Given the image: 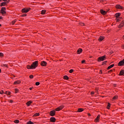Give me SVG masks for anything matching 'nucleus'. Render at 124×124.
<instances>
[{
    "label": "nucleus",
    "mask_w": 124,
    "mask_h": 124,
    "mask_svg": "<svg viewBox=\"0 0 124 124\" xmlns=\"http://www.w3.org/2000/svg\"><path fill=\"white\" fill-rule=\"evenodd\" d=\"M100 1H103V0H100Z\"/></svg>",
    "instance_id": "54"
},
{
    "label": "nucleus",
    "mask_w": 124,
    "mask_h": 124,
    "mask_svg": "<svg viewBox=\"0 0 124 124\" xmlns=\"http://www.w3.org/2000/svg\"><path fill=\"white\" fill-rule=\"evenodd\" d=\"M3 91H2V93H1V92H0V94H2V93H3Z\"/></svg>",
    "instance_id": "42"
},
{
    "label": "nucleus",
    "mask_w": 124,
    "mask_h": 124,
    "mask_svg": "<svg viewBox=\"0 0 124 124\" xmlns=\"http://www.w3.org/2000/svg\"><path fill=\"white\" fill-rule=\"evenodd\" d=\"M114 64H111L110 66H109L108 68H107V70H109V69H111V68H112V67H114Z\"/></svg>",
    "instance_id": "17"
},
{
    "label": "nucleus",
    "mask_w": 124,
    "mask_h": 124,
    "mask_svg": "<svg viewBox=\"0 0 124 124\" xmlns=\"http://www.w3.org/2000/svg\"><path fill=\"white\" fill-rule=\"evenodd\" d=\"M113 86H114L115 87H116V84H114Z\"/></svg>",
    "instance_id": "53"
},
{
    "label": "nucleus",
    "mask_w": 124,
    "mask_h": 124,
    "mask_svg": "<svg viewBox=\"0 0 124 124\" xmlns=\"http://www.w3.org/2000/svg\"><path fill=\"white\" fill-rule=\"evenodd\" d=\"M79 25H80L81 26H85V24H84V23H82V22H80Z\"/></svg>",
    "instance_id": "34"
},
{
    "label": "nucleus",
    "mask_w": 124,
    "mask_h": 124,
    "mask_svg": "<svg viewBox=\"0 0 124 124\" xmlns=\"http://www.w3.org/2000/svg\"><path fill=\"white\" fill-rule=\"evenodd\" d=\"M31 103H32V101H28V102L26 103V104H27V105L28 106H30L31 105Z\"/></svg>",
    "instance_id": "19"
},
{
    "label": "nucleus",
    "mask_w": 124,
    "mask_h": 124,
    "mask_svg": "<svg viewBox=\"0 0 124 124\" xmlns=\"http://www.w3.org/2000/svg\"><path fill=\"white\" fill-rule=\"evenodd\" d=\"M100 12L102 14V15H106V14L107 13V12H106L103 10H101Z\"/></svg>",
    "instance_id": "13"
},
{
    "label": "nucleus",
    "mask_w": 124,
    "mask_h": 124,
    "mask_svg": "<svg viewBox=\"0 0 124 124\" xmlns=\"http://www.w3.org/2000/svg\"><path fill=\"white\" fill-rule=\"evenodd\" d=\"M14 123H15V124H19V120H16L14 121Z\"/></svg>",
    "instance_id": "28"
},
{
    "label": "nucleus",
    "mask_w": 124,
    "mask_h": 124,
    "mask_svg": "<svg viewBox=\"0 0 124 124\" xmlns=\"http://www.w3.org/2000/svg\"><path fill=\"white\" fill-rule=\"evenodd\" d=\"M110 105H111V104H110L109 103H108V106H107V109H109Z\"/></svg>",
    "instance_id": "26"
},
{
    "label": "nucleus",
    "mask_w": 124,
    "mask_h": 124,
    "mask_svg": "<svg viewBox=\"0 0 124 124\" xmlns=\"http://www.w3.org/2000/svg\"><path fill=\"white\" fill-rule=\"evenodd\" d=\"M2 66H3V67H8V65L6 64H3L2 65Z\"/></svg>",
    "instance_id": "29"
},
{
    "label": "nucleus",
    "mask_w": 124,
    "mask_h": 124,
    "mask_svg": "<svg viewBox=\"0 0 124 124\" xmlns=\"http://www.w3.org/2000/svg\"><path fill=\"white\" fill-rule=\"evenodd\" d=\"M64 79H65V80H68L69 78L67 76H64Z\"/></svg>",
    "instance_id": "25"
},
{
    "label": "nucleus",
    "mask_w": 124,
    "mask_h": 124,
    "mask_svg": "<svg viewBox=\"0 0 124 124\" xmlns=\"http://www.w3.org/2000/svg\"><path fill=\"white\" fill-rule=\"evenodd\" d=\"M15 23H16V20H13L12 22V25H14V24H15Z\"/></svg>",
    "instance_id": "32"
},
{
    "label": "nucleus",
    "mask_w": 124,
    "mask_h": 124,
    "mask_svg": "<svg viewBox=\"0 0 124 124\" xmlns=\"http://www.w3.org/2000/svg\"><path fill=\"white\" fill-rule=\"evenodd\" d=\"M124 75V70H122L120 71V73H119V76H122L123 75Z\"/></svg>",
    "instance_id": "16"
},
{
    "label": "nucleus",
    "mask_w": 124,
    "mask_h": 124,
    "mask_svg": "<svg viewBox=\"0 0 124 124\" xmlns=\"http://www.w3.org/2000/svg\"><path fill=\"white\" fill-rule=\"evenodd\" d=\"M40 84V83L39 82H37L35 83L36 86H39Z\"/></svg>",
    "instance_id": "31"
},
{
    "label": "nucleus",
    "mask_w": 124,
    "mask_h": 124,
    "mask_svg": "<svg viewBox=\"0 0 124 124\" xmlns=\"http://www.w3.org/2000/svg\"><path fill=\"white\" fill-rule=\"evenodd\" d=\"M5 10H6V8L2 7L0 10V13L2 14H6V12H5Z\"/></svg>",
    "instance_id": "4"
},
{
    "label": "nucleus",
    "mask_w": 124,
    "mask_h": 124,
    "mask_svg": "<svg viewBox=\"0 0 124 124\" xmlns=\"http://www.w3.org/2000/svg\"><path fill=\"white\" fill-rule=\"evenodd\" d=\"M0 57H3V53L0 52Z\"/></svg>",
    "instance_id": "36"
},
{
    "label": "nucleus",
    "mask_w": 124,
    "mask_h": 124,
    "mask_svg": "<svg viewBox=\"0 0 124 124\" xmlns=\"http://www.w3.org/2000/svg\"><path fill=\"white\" fill-rule=\"evenodd\" d=\"M124 22H123L122 23H121L119 26V28H122V27H124Z\"/></svg>",
    "instance_id": "22"
},
{
    "label": "nucleus",
    "mask_w": 124,
    "mask_h": 124,
    "mask_svg": "<svg viewBox=\"0 0 124 124\" xmlns=\"http://www.w3.org/2000/svg\"><path fill=\"white\" fill-rule=\"evenodd\" d=\"M42 66H46L47 65V62L45 61H42L41 63Z\"/></svg>",
    "instance_id": "7"
},
{
    "label": "nucleus",
    "mask_w": 124,
    "mask_h": 124,
    "mask_svg": "<svg viewBox=\"0 0 124 124\" xmlns=\"http://www.w3.org/2000/svg\"><path fill=\"white\" fill-rule=\"evenodd\" d=\"M1 0H0V1H1Z\"/></svg>",
    "instance_id": "56"
},
{
    "label": "nucleus",
    "mask_w": 124,
    "mask_h": 124,
    "mask_svg": "<svg viewBox=\"0 0 124 124\" xmlns=\"http://www.w3.org/2000/svg\"><path fill=\"white\" fill-rule=\"evenodd\" d=\"M1 72V69H0V73Z\"/></svg>",
    "instance_id": "52"
},
{
    "label": "nucleus",
    "mask_w": 124,
    "mask_h": 124,
    "mask_svg": "<svg viewBox=\"0 0 124 124\" xmlns=\"http://www.w3.org/2000/svg\"><path fill=\"white\" fill-rule=\"evenodd\" d=\"M110 71H113V70H110Z\"/></svg>",
    "instance_id": "55"
},
{
    "label": "nucleus",
    "mask_w": 124,
    "mask_h": 124,
    "mask_svg": "<svg viewBox=\"0 0 124 124\" xmlns=\"http://www.w3.org/2000/svg\"><path fill=\"white\" fill-rule=\"evenodd\" d=\"M106 62H107V61H105L104 62H103V63H102V65H103V64H105L106 63Z\"/></svg>",
    "instance_id": "39"
},
{
    "label": "nucleus",
    "mask_w": 124,
    "mask_h": 124,
    "mask_svg": "<svg viewBox=\"0 0 124 124\" xmlns=\"http://www.w3.org/2000/svg\"><path fill=\"white\" fill-rule=\"evenodd\" d=\"M120 21V19L119 18L117 19V22H119Z\"/></svg>",
    "instance_id": "44"
},
{
    "label": "nucleus",
    "mask_w": 124,
    "mask_h": 124,
    "mask_svg": "<svg viewBox=\"0 0 124 124\" xmlns=\"http://www.w3.org/2000/svg\"><path fill=\"white\" fill-rule=\"evenodd\" d=\"M29 77H30V79H32V78H33V75H31Z\"/></svg>",
    "instance_id": "33"
},
{
    "label": "nucleus",
    "mask_w": 124,
    "mask_h": 124,
    "mask_svg": "<svg viewBox=\"0 0 124 124\" xmlns=\"http://www.w3.org/2000/svg\"><path fill=\"white\" fill-rule=\"evenodd\" d=\"M118 96H114L113 98V100H116V99H117Z\"/></svg>",
    "instance_id": "27"
},
{
    "label": "nucleus",
    "mask_w": 124,
    "mask_h": 124,
    "mask_svg": "<svg viewBox=\"0 0 124 124\" xmlns=\"http://www.w3.org/2000/svg\"><path fill=\"white\" fill-rule=\"evenodd\" d=\"M94 94V92H91V94Z\"/></svg>",
    "instance_id": "43"
},
{
    "label": "nucleus",
    "mask_w": 124,
    "mask_h": 124,
    "mask_svg": "<svg viewBox=\"0 0 124 124\" xmlns=\"http://www.w3.org/2000/svg\"><path fill=\"white\" fill-rule=\"evenodd\" d=\"M100 72H101V73H102V71L100 70Z\"/></svg>",
    "instance_id": "51"
},
{
    "label": "nucleus",
    "mask_w": 124,
    "mask_h": 124,
    "mask_svg": "<svg viewBox=\"0 0 124 124\" xmlns=\"http://www.w3.org/2000/svg\"><path fill=\"white\" fill-rule=\"evenodd\" d=\"M31 9V8H23L22 10V13H28V12H29L30 10Z\"/></svg>",
    "instance_id": "3"
},
{
    "label": "nucleus",
    "mask_w": 124,
    "mask_h": 124,
    "mask_svg": "<svg viewBox=\"0 0 124 124\" xmlns=\"http://www.w3.org/2000/svg\"><path fill=\"white\" fill-rule=\"evenodd\" d=\"M18 92H19V90H18V89L16 88L15 89V93H18Z\"/></svg>",
    "instance_id": "30"
},
{
    "label": "nucleus",
    "mask_w": 124,
    "mask_h": 124,
    "mask_svg": "<svg viewBox=\"0 0 124 124\" xmlns=\"http://www.w3.org/2000/svg\"><path fill=\"white\" fill-rule=\"evenodd\" d=\"M39 113H36L34 114L33 117H38L39 116Z\"/></svg>",
    "instance_id": "23"
},
{
    "label": "nucleus",
    "mask_w": 124,
    "mask_h": 124,
    "mask_svg": "<svg viewBox=\"0 0 124 124\" xmlns=\"http://www.w3.org/2000/svg\"><path fill=\"white\" fill-rule=\"evenodd\" d=\"M10 103H13V100H11L10 101Z\"/></svg>",
    "instance_id": "41"
},
{
    "label": "nucleus",
    "mask_w": 124,
    "mask_h": 124,
    "mask_svg": "<svg viewBox=\"0 0 124 124\" xmlns=\"http://www.w3.org/2000/svg\"><path fill=\"white\" fill-rule=\"evenodd\" d=\"M88 116H91V114H90V113H88Z\"/></svg>",
    "instance_id": "49"
},
{
    "label": "nucleus",
    "mask_w": 124,
    "mask_h": 124,
    "mask_svg": "<svg viewBox=\"0 0 124 124\" xmlns=\"http://www.w3.org/2000/svg\"><path fill=\"white\" fill-rule=\"evenodd\" d=\"M113 53H114V52L112 50H111L110 52H109V54L110 55H112V54H113Z\"/></svg>",
    "instance_id": "38"
},
{
    "label": "nucleus",
    "mask_w": 124,
    "mask_h": 124,
    "mask_svg": "<svg viewBox=\"0 0 124 124\" xmlns=\"http://www.w3.org/2000/svg\"><path fill=\"white\" fill-rule=\"evenodd\" d=\"M1 19H2V16H0V20H1Z\"/></svg>",
    "instance_id": "47"
},
{
    "label": "nucleus",
    "mask_w": 124,
    "mask_h": 124,
    "mask_svg": "<svg viewBox=\"0 0 124 124\" xmlns=\"http://www.w3.org/2000/svg\"><path fill=\"white\" fill-rule=\"evenodd\" d=\"M6 94H7V92L6 91L5 93Z\"/></svg>",
    "instance_id": "48"
},
{
    "label": "nucleus",
    "mask_w": 124,
    "mask_h": 124,
    "mask_svg": "<svg viewBox=\"0 0 124 124\" xmlns=\"http://www.w3.org/2000/svg\"><path fill=\"white\" fill-rule=\"evenodd\" d=\"M84 111V109L82 108H79L78 109V112H83Z\"/></svg>",
    "instance_id": "21"
},
{
    "label": "nucleus",
    "mask_w": 124,
    "mask_h": 124,
    "mask_svg": "<svg viewBox=\"0 0 124 124\" xmlns=\"http://www.w3.org/2000/svg\"><path fill=\"white\" fill-rule=\"evenodd\" d=\"M123 37H124V35H123Z\"/></svg>",
    "instance_id": "58"
},
{
    "label": "nucleus",
    "mask_w": 124,
    "mask_h": 124,
    "mask_svg": "<svg viewBox=\"0 0 124 124\" xmlns=\"http://www.w3.org/2000/svg\"><path fill=\"white\" fill-rule=\"evenodd\" d=\"M83 52V49H82V48H78V49L77 50V54H78V55H80V54H81V53H82Z\"/></svg>",
    "instance_id": "10"
},
{
    "label": "nucleus",
    "mask_w": 124,
    "mask_h": 124,
    "mask_svg": "<svg viewBox=\"0 0 124 124\" xmlns=\"http://www.w3.org/2000/svg\"><path fill=\"white\" fill-rule=\"evenodd\" d=\"M104 39V37L100 36L98 40H99V41H102V40Z\"/></svg>",
    "instance_id": "20"
},
{
    "label": "nucleus",
    "mask_w": 124,
    "mask_h": 124,
    "mask_svg": "<svg viewBox=\"0 0 124 124\" xmlns=\"http://www.w3.org/2000/svg\"><path fill=\"white\" fill-rule=\"evenodd\" d=\"M124 65V59L118 63V66H123Z\"/></svg>",
    "instance_id": "6"
},
{
    "label": "nucleus",
    "mask_w": 124,
    "mask_h": 124,
    "mask_svg": "<svg viewBox=\"0 0 124 124\" xmlns=\"http://www.w3.org/2000/svg\"><path fill=\"white\" fill-rule=\"evenodd\" d=\"M99 118H100V115H98L96 118L95 119V123H97L98 122V120H99Z\"/></svg>",
    "instance_id": "15"
},
{
    "label": "nucleus",
    "mask_w": 124,
    "mask_h": 124,
    "mask_svg": "<svg viewBox=\"0 0 124 124\" xmlns=\"http://www.w3.org/2000/svg\"><path fill=\"white\" fill-rule=\"evenodd\" d=\"M50 121L52 123H55L56 122V118L55 117H51L50 119Z\"/></svg>",
    "instance_id": "12"
},
{
    "label": "nucleus",
    "mask_w": 124,
    "mask_h": 124,
    "mask_svg": "<svg viewBox=\"0 0 124 124\" xmlns=\"http://www.w3.org/2000/svg\"><path fill=\"white\" fill-rule=\"evenodd\" d=\"M74 70L73 69H71L69 70V73H72V72H73Z\"/></svg>",
    "instance_id": "35"
},
{
    "label": "nucleus",
    "mask_w": 124,
    "mask_h": 124,
    "mask_svg": "<svg viewBox=\"0 0 124 124\" xmlns=\"http://www.w3.org/2000/svg\"><path fill=\"white\" fill-rule=\"evenodd\" d=\"M56 114V110H51L49 112L50 116L54 117Z\"/></svg>",
    "instance_id": "5"
},
{
    "label": "nucleus",
    "mask_w": 124,
    "mask_h": 124,
    "mask_svg": "<svg viewBox=\"0 0 124 124\" xmlns=\"http://www.w3.org/2000/svg\"><path fill=\"white\" fill-rule=\"evenodd\" d=\"M7 0H3V1H6Z\"/></svg>",
    "instance_id": "50"
},
{
    "label": "nucleus",
    "mask_w": 124,
    "mask_h": 124,
    "mask_svg": "<svg viewBox=\"0 0 124 124\" xmlns=\"http://www.w3.org/2000/svg\"><path fill=\"white\" fill-rule=\"evenodd\" d=\"M46 12V10H43L41 12V14H42L43 15L45 14Z\"/></svg>",
    "instance_id": "24"
},
{
    "label": "nucleus",
    "mask_w": 124,
    "mask_h": 124,
    "mask_svg": "<svg viewBox=\"0 0 124 124\" xmlns=\"http://www.w3.org/2000/svg\"><path fill=\"white\" fill-rule=\"evenodd\" d=\"M115 16L116 17V19H118V18H119V17L121 16V13H116L115 15Z\"/></svg>",
    "instance_id": "14"
},
{
    "label": "nucleus",
    "mask_w": 124,
    "mask_h": 124,
    "mask_svg": "<svg viewBox=\"0 0 124 124\" xmlns=\"http://www.w3.org/2000/svg\"><path fill=\"white\" fill-rule=\"evenodd\" d=\"M38 66V61H35L32 62V64L30 65H27L28 69H35L36 67Z\"/></svg>",
    "instance_id": "1"
},
{
    "label": "nucleus",
    "mask_w": 124,
    "mask_h": 124,
    "mask_svg": "<svg viewBox=\"0 0 124 124\" xmlns=\"http://www.w3.org/2000/svg\"><path fill=\"white\" fill-rule=\"evenodd\" d=\"M8 95H10V92H9L8 93H7Z\"/></svg>",
    "instance_id": "46"
},
{
    "label": "nucleus",
    "mask_w": 124,
    "mask_h": 124,
    "mask_svg": "<svg viewBox=\"0 0 124 124\" xmlns=\"http://www.w3.org/2000/svg\"><path fill=\"white\" fill-rule=\"evenodd\" d=\"M85 62H86V61L83 60V61L81 62V63H85Z\"/></svg>",
    "instance_id": "40"
},
{
    "label": "nucleus",
    "mask_w": 124,
    "mask_h": 124,
    "mask_svg": "<svg viewBox=\"0 0 124 124\" xmlns=\"http://www.w3.org/2000/svg\"><path fill=\"white\" fill-rule=\"evenodd\" d=\"M63 108V106H61L60 107H58L55 109V111H60V110H62Z\"/></svg>",
    "instance_id": "9"
},
{
    "label": "nucleus",
    "mask_w": 124,
    "mask_h": 124,
    "mask_svg": "<svg viewBox=\"0 0 124 124\" xmlns=\"http://www.w3.org/2000/svg\"><path fill=\"white\" fill-rule=\"evenodd\" d=\"M26 16H27V14H23L21 16V17H26Z\"/></svg>",
    "instance_id": "37"
},
{
    "label": "nucleus",
    "mask_w": 124,
    "mask_h": 124,
    "mask_svg": "<svg viewBox=\"0 0 124 124\" xmlns=\"http://www.w3.org/2000/svg\"><path fill=\"white\" fill-rule=\"evenodd\" d=\"M7 3H8V1L2 2V3H0V6L1 7L5 6V5H6Z\"/></svg>",
    "instance_id": "11"
},
{
    "label": "nucleus",
    "mask_w": 124,
    "mask_h": 124,
    "mask_svg": "<svg viewBox=\"0 0 124 124\" xmlns=\"http://www.w3.org/2000/svg\"><path fill=\"white\" fill-rule=\"evenodd\" d=\"M105 60H106V55L99 57L97 59V61L99 62H103V61H105Z\"/></svg>",
    "instance_id": "2"
},
{
    "label": "nucleus",
    "mask_w": 124,
    "mask_h": 124,
    "mask_svg": "<svg viewBox=\"0 0 124 124\" xmlns=\"http://www.w3.org/2000/svg\"><path fill=\"white\" fill-rule=\"evenodd\" d=\"M116 8L117 9H124V7L121 6L120 5L117 4L115 6Z\"/></svg>",
    "instance_id": "8"
},
{
    "label": "nucleus",
    "mask_w": 124,
    "mask_h": 124,
    "mask_svg": "<svg viewBox=\"0 0 124 124\" xmlns=\"http://www.w3.org/2000/svg\"><path fill=\"white\" fill-rule=\"evenodd\" d=\"M20 83H21V81L17 80V81H15L14 84L15 85H18V84H20Z\"/></svg>",
    "instance_id": "18"
},
{
    "label": "nucleus",
    "mask_w": 124,
    "mask_h": 124,
    "mask_svg": "<svg viewBox=\"0 0 124 124\" xmlns=\"http://www.w3.org/2000/svg\"><path fill=\"white\" fill-rule=\"evenodd\" d=\"M29 89L30 90V91H31V90H32V88L30 87V88H29Z\"/></svg>",
    "instance_id": "45"
},
{
    "label": "nucleus",
    "mask_w": 124,
    "mask_h": 124,
    "mask_svg": "<svg viewBox=\"0 0 124 124\" xmlns=\"http://www.w3.org/2000/svg\"><path fill=\"white\" fill-rule=\"evenodd\" d=\"M0 26H1V24H0Z\"/></svg>",
    "instance_id": "57"
}]
</instances>
